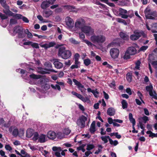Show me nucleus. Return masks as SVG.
<instances>
[{
	"label": "nucleus",
	"instance_id": "nucleus-1",
	"mask_svg": "<svg viewBox=\"0 0 157 157\" xmlns=\"http://www.w3.org/2000/svg\"><path fill=\"white\" fill-rule=\"evenodd\" d=\"M72 55L71 51L66 50L65 47H60L59 50L58 55L63 59H67L70 58Z\"/></svg>",
	"mask_w": 157,
	"mask_h": 157
},
{
	"label": "nucleus",
	"instance_id": "nucleus-2",
	"mask_svg": "<svg viewBox=\"0 0 157 157\" xmlns=\"http://www.w3.org/2000/svg\"><path fill=\"white\" fill-rule=\"evenodd\" d=\"M90 40L94 43L101 44L105 40V37L102 34L95 35L94 34L90 37Z\"/></svg>",
	"mask_w": 157,
	"mask_h": 157
},
{
	"label": "nucleus",
	"instance_id": "nucleus-3",
	"mask_svg": "<svg viewBox=\"0 0 157 157\" xmlns=\"http://www.w3.org/2000/svg\"><path fill=\"white\" fill-rule=\"evenodd\" d=\"M144 13L146 18L150 19H154L153 16H157V13L155 11H151L149 7H147L144 10Z\"/></svg>",
	"mask_w": 157,
	"mask_h": 157
},
{
	"label": "nucleus",
	"instance_id": "nucleus-4",
	"mask_svg": "<svg viewBox=\"0 0 157 157\" xmlns=\"http://www.w3.org/2000/svg\"><path fill=\"white\" fill-rule=\"evenodd\" d=\"M81 31L87 36L93 35L94 33V30L90 26H84L81 29Z\"/></svg>",
	"mask_w": 157,
	"mask_h": 157
},
{
	"label": "nucleus",
	"instance_id": "nucleus-5",
	"mask_svg": "<svg viewBox=\"0 0 157 157\" xmlns=\"http://www.w3.org/2000/svg\"><path fill=\"white\" fill-rule=\"evenodd\" d=\"M87 118L86 117L82 116L77 120L76 123L80 128L84 127L85 125V121H87Z\"/></svg>",
	"mask_w": 157,
	"mask_h": 157
},
{
	"label": "nucleus",
	"instance_id": "nucleus-6",
	"mask_svg": "<svg viewBox=\"0 0 157 157\" xmlns=\"http://www.w3.org/2000/svg\"><path fill=\"white\" fill-rule=\"evenodd\" d=\"M146 89L147 91L149 92L150 96L152 97V98L157 100L156 94L155 91L153 90V86L152 85H150L146 86Z\"/></svg>",
	"mask_w": 157,
	"mask_h": 157
},
{
	"label": "nucleus",
	"instance_id": "nucleus-7",
	"mask_svg": "<svg viewBox=\"0 0 157 157\" xmlns=\"http://www.w3.org/2000/svg\"><path fill=\"white\" fill-rule=\"evenodd\" d=\"M120 52L117 48H113L110 51V54L111 57L114 59L117 58L119 56Z\"/></svg>",
	"mask_w": 157,
	"mask_h": 157
},
{
	"label": "nucleus",
	"instance_id": "nucleus-8",
	"mask_svg": "<svg viewBox=\"0 0 157 157\" xmlns=\"http://www.w3.org/2000/svg\"><path fill=\"white\" fill-rule=\"evenodd\" d=\"M146 26L147 30H151L152 33H157V23H153L151 25H149L148 23H146Z\"/></svg>",
	"mask_w": 157,
	"mask_h": 157
},
{
	"label": "nucleus",
	"instance_id": "nucleus-9",
	"mask_svg": "<svg viewBox=\"0 0 157 157\" xmlns=\"http://www.w3.org/2000/svg\"><path fill=\"white\" fill-rule=\"evenodd\" d=\"M66 24L67 27L69 29H72L74 26V23L73 19L69 17L65 18Z\"/></svg>",
	"mask_w": 157,
	"mask_h": 157
},
{
	"label": "nucleus",
	"instance_id": "nucleus-10",
	"mask_svg": "<svg viewBox=\"0 0 157 157\" xmlns=\"http://www.w3.org/2000/svg\"><path fill=\"white\" fill-rule=\"evenodd\" d=\"M73 81L75 83V84L77 86L79 90H80L82 93L85 90H86V89L84 88V86L82 85L79 82L75 79H73Z\"/></svg>",
	"mask_w": 157,
	"mask_h": 157
},
{
	"label": "nucleus",
	"instance_id": "nucleus-11",
	"mask_svg": "<svg viewBox=\"0 0 157 157\" xmlns=\"http://www.w3.org/2000/svg\"><path fill=\"white\" fill-rule=\"evenodd\" d=\"M85 24V22L82 19H79L75 23V26L76 28L82 29Z\"/></svg>",
	"mask_w": 157,
	"mask_h": 157
},
{
	"label": "nucleus",
	"instance_id": "nucleus-12",
	"mask_svg": "<svg viewBox=\"0 0 157 157\" xmlns=\"http://www.w3.org/2000/svg\"><path fill=\"white\" fill-rule=\"evenodd\" d=\"M53 64L55 67L58 69H60L63 67V65L62 63L59 61V60L57 59H53Z\"/></svg>",
	"mask_w": 157,
	"mask_h": 157
},
{
	"label": "nucleus",
	"instance_id": "nucleus-13",
	"mask_svg": "<svg viewBox=\"0 0 157 157\" xmlns=\"http://www.w3.org/2000/svg\"><path fill=\"white\" fill-rule=\"evenodd\" d=\"M55 44L56 43L55 42H51L44 44L41 43L40 45L41 47L44 48L45 49H47L48 48L54 46Z\"/></svg>",
	"mask_w": 157,
	"mask_h": 157
},
{
	"label": "nucleus",
	"instance_id": "nucleus-14",
	"mask_svg": "<svg viewBox=\"0 0 157 157\" xmlns=\"http://www.w3.org/2000/svg\"><path fill=\"white\" fill-rule=\"evenodd\" d=\"M9 131L12 132L13 135L14 137H17L18 135V130L13 126H11L9 128Z\"/></svg>",
	"mask_w": 157,
	"mask_h": 157
},
{
	"label": "nucleus",
	"instance_id": "nucleus-15",
	"mask_svg": "<svg viewBox=\"0 0 157 157\" xmlns=\"http://www.w3.org/2000/svg\"><path fill=\"white\" fill-rule=\"evenodd\" d=\"M47 136L49 139L51 140H54L56 137V134L55 132L51 131L48 132Z\"/></svg>",
	"mask_w": 157,
	"mask_h": 157
},
{
	"label": "nucleus",
	"instance_id": "nucleus-16",
	"mask_svg": "<svg viewBox=\"0 0 157 157\" xmlns=\"http://www.w3.org/2000/svg\"><path fill=\"white\" fill-rule=\"evenodd\" d=\"M119 14L121 16V17L126 18L128 17V15L125 14L127 13V11L126 10L120 8L119 9Z\"/></svg>",
	"mask_w": 157,
	"mask_h": 157
},
{
	"label": "nucleus",
	"instance_id": "nucleus-17",
	"mask_svg": "<svg viewBox=\"0 0 157 157\" xmlns=\"http://www.w3.org/2000/svg\"><path fill=\"white\" fill-rule=\"evenodd\" d=\"M2 6L5 8L4 10H3L4 13L9 16L12 12L10 10L9 6L6 4Z\"/></svg>",
	"mask_w": 157,
	"mask_h": 157
},
{
	"label": "nucleus",
	"instance_id": "nucleus-18",
	"mask_svg": "<svg viewBox=\"0 0 157 157\" xmlns=\"http://www.w3.org/2000/svg\"><path fill=\"white\" fill-rule=\"evenodd\" d=\"M37 71L38 73L43 74L49 73L48 72V69L43 68L41 67H38Z\"/></svg>",
	"mask_w": 157,
	"mask_h": 157
},
{
	"label": "nucleus",
	"instance_id": "nucleus-19",
	"mask_svg": "<svg viewBox=\"0 0 157 157\" xmlns=\"http://www.w3.org/2000/svg\"><path fill=\"white\" fill-rule=\"evenodd\" d=\"M37 71L38 73L43 74L49 73L48 72V69L43 68L41 67H38Z\"/></svg>",
	"mask_w": 157,
	"mask_h": 157
},
{
	"label": "nucleus",
	"instance_id": "nucleus-20",
	"mask_svg": "<svg viewBox=\"0 0 157 157\" xmlns=\"http://www.w3.org/2000/svg\"><path fill=\"white\" fill-rule=\"evenodd\" d=\"M47 140V137L45 135L41 134L39 135L38 142L40 143L45 142Z\"/></svg>",
	"mask_w": 157,
	"mask_h": 157
},
{
	"label": "nucleus",
	"instance_id": "nucleus-21",
	"mask_svg": "<svg viewBox=\"0 0 157 157\" xmlns=\"http://www.w3.org/2000/svg\"><path fill=\"white\" fill-rule=\"evenodd\" d=\"M23 28L19 26H16L14 27L13 30V35H15L16 34H18L19 32L21 31Z\"/></svg>",
	"mask_w": 157,
	"mask_h": 157
},
{
	"label": "nucleus",
	"instance_id": "nucleus-22",
	"mask_svg": "<svg viewBox=\"0 0 157 157\" xmlns=\"http://www.w3.org/2000/svg\"><path fill=\"white\" fill-rule=\"evenodd\" d=\"M52 14V12L50 10H47L44 11L43 12V15L46 18H48Z\"/></svg>",
	"mask_w": 157,
	"mask_h": 157
},
{
	"label": "nucleus",
	"instance_id": "nucleus-23",
	"mask_svg": "<svg viewBox=\"0 0 157 157\" xmlns=\"http://www.w3.org/2000/svg\"><path fill=\"white\" fill-rule=\"evenodd\" d=\"M127 51L129 52V54L131 55H135L136 53V48L133 47H130L128 48Z\"/></svg>",
	"mask_w": 157,
	"mask_h": 157
},
{
	"label": "nucleus",
	"instance_id": "nucleus-24",
	"mask_svg": "<svg viewBox=\"0 0 157 157\" xmlns=\"http://www.w3.org/2000/svg\"><path fill=\"white\" fill-rule=\"evenodd\" d=\"M34 131L33 129L29 128L26 131V136L28 138H30L33 135Z\"/></svg>",
	"mask_w": 157,
	"mask_h": 157
},
{
	"label": "nucleus",
	"instance_id": "nucleus-25",
	"mask_svg": "<svg viewBox=\"0 0 157 157\" xmlns=\"http://www.w3.org/2000/svg\"><path fill=\"white\" fill-rule=\"evenodd\" d=\"M107 113L110 116H113L115 114V110L113 108L110 107L107 110Z\"/></svg>",
	"mask_w": 157,
	"mask_h": 157
},
{
	"label": "nucleus",
	"instance_id": "nucleus-26",
	"mask_svg": "<svg viewBox=\"0 0 157 157\" xmlns=\"http://www.w3.org/2000/svg\"><path fill=\"white\" fill-rule=\"evenodd\" d=\"M25 29L23 28L21 31L19 32L18 34V37L19 38H23L26 36L25 33Z\"/></svg>",
	"mask_w": 157,
	"mask_h": 157
},
{
	"label": "nucleus",
	"instance_id": "nucleus-27",
	"mask_svg": "<svg viewBox=\"0 0 157 157\" xmlns=\"http://www.w3.org/2000/svg\"><path fill=\"white\" fill-rule=\"evenodd\" d=\"M120 37L125 40H127L128 39L129 36L128 35L123 32H121L120 33Z\"/></svg>",
	"mask_w": 157,
	"mask_h": 157
},
{
	"label": "nucleus",
	"instance_id": "nucleus-28",
	"mask_svg": "<svg viewBox=\"0 0 157 157\" xmlns=\"http://www.w3.org/2000/svg\"><path fill=\"white\" fill-rule=\"evenodd\" d=\"M50 4L46 1H43L41 5V7L43 9H45L48 7Z\"/></svg>",
	"mask_w": 157,
	"mask_h": 157
},
{
	"label": "nucleus",
	"instance_id": "nucleus-29",
	"mask_svg": "<svg viewBox=\"0 0 157 157\" xmlns=\"http://www.w3.org/2000/svg\"><path fill=\"white\" fill-rule=\"evenodd\" d=\"M9 16H12L13 17L18 19H21L22 17V16L21 15L17 13H13L12 12L10 13V14Z\"/></svg>",
	"mask_w": 157,
	"mask_h": 157
},
{
	"label": "nucleus",
	"instance_id": "nucleus-30",
	"mask_svg": "<svg viewBox=\"0 0 157 157\" xmlns=\"http://www.w3.org/2000/svg\"><path fill=\"white\" fill-rule=\"evenodd\" d=\"M9 16H12L13 17L18 19H21L22 17V16L21 15L17 13H13L12 12L10 13V14Z\"/></svg>",
	"mask_w": 157,
	"mask_h": 157
},
{
	"label": "nucleus",
	"instance_id": "nucleus-31",
	"mask_svg": "<svg viewBox=\"0 0 157 157\" xmlns=\"http://www.w3.org/2000/svg\"><path fill=\"white\" fill-rule=\"evenodd\" d=\"M95 121H93L91 124L90 129V131L91 133H94L96 130L95 128Z\"/></svg>",
	"mask_w": 157,
	"mask_h": 157
},
{
	"label": "nucleus",
	"instance_id": "nucleus-32",
	"mask_svg": "<svg viewBox=\"0 0 157 157\" xmlns=\"http://www.w3.org/2000/svg\"><path fill=\"white\" fill-rule=\"evenodd\" d=\"M134 33L136 36V37L138 39L141 35L144 34V33L142 31H140L138 30H136L134 31Z\"/></svg>",
	"mask_w": 157,
	"mask_h": 157
},
{
	"label": "nucleus",
	"instance_id": "nucleus-33",
	"mask_svg": "<svg viewBox=\"0 0 157 157\" xmlns=\"http://www.w3.org/2000/svg\"><path fill=\"white\" fill-rule=\"evenodd\" d=\"M25 35H26L27 38L28 39H31L33 38V35L32 33L30 32L27 29H25Z\"/></svg>",
	"mask_w": 157,
	"mask_h": 157
},
{
	"label": "nucleus",
	"instance_id": "nucleus-34",
	"mask_svg": "<svg viewBox=\"0 0 157 157\" xmlns=\"http://www.w3.org/2000/svg\"><path fill=\"white\" fill-rule=\"evenodd\" d=\"M56 137L59 139H62L65 137V135L63 132H58L56 134Z\"/></svg>",
	"mask_w": 157,
	"mask_h": 157
},
{
	"label": "nucleus",
	"instance_id": "nucleus-35",
	"mask_svg": "<svg viewBox=\"0 0 157 157\" xmlns=\"http://www.w3.org/2000/svg\"><path fill=\"white\" fill-rule=\"evenodd\" d=\"M146 133L149 135V137H151L152 138L154 137H157V133L156 134L150 131H147Z\"/></svg>",
	"mask_w": 157,
	"mask_h": 157
},
{
	"label": "nucleus",
	"instance_id": "nucleus-36",
	"mask_svg": "<svg viewBox=\"0 0 157 157\" xmlns=\"http://www.w3.org/2000/svg\"><path fill=\"white\" fill-rule=\"evenodd\" d=\"M101 138L105 144L107 143L108 140L109 141V139H110L109 136H102L101 137Z\"/></svg>",
	"mask_w": 157,
	"mask_h": 157
},
{
	"label": "nucleus",
	"instance_id": "nucleus-37",
	"mask_svg": "<svg viewBox=\"0 0 157 157\" xmlns=\"http://www.w3.org/2000/svg\"><path fill=\"white\" fill-rule=\"evenodd\" d=\"M131 55L127 50L125 52L124 55L123 56H122V57L124 59H127L130 58V56Z\"/></svg>",
	"mask_w": 157,
	"mask_h": 157
},
{
	"label": "nucleus",
	"instance_id": "nucleus-38",
	"mask_svg": "<svg viewBox=\"0 0 157 157\" xmlns=\"http://www.w3.org/2000/svg\"><path fill=\"white\" fill-rule=\"evenodd\" d=\"M66 9L68 10H69L70 11L75 12L76 11L75 10V8L74 7L70 6H64Z\"/></svg>",
	"mask_w": 157,
	"mask_h": 157
},
{
	"label": "nucleus",
	"instance_id": "nucleus-39",
	"mask_svg": "<svg viewBox=\"0 0 157 157\" xmlns=\"http://www.w3.org/2000/svg\"><path fill=\"white\" fill-rule=\"evenodd\" d=\"M31 78L34 79H37L41 78V75H36L34 74H32L29 75Z\"/></svg>",
	"mask_w": 157,
	"mask_h": 157
},
{
	"label": "nucleus",
	"instance_id": "nucleus-40",
	"mask_svg": "<svg viewBox=\"0 0 157 157\" xmlns=\"http://www.w3.org/2000/svg\"><path fill=\"white\" fill-rule=\"evenodd\" d=\"M32 42L30 41H27L24 43H23L22 42H21L19 43V44L21 46H24V45H31Z\"/></svg>",
	"mask_w": 157,
	"mask_h": 157
},
{
	"label": "nucleus",
	"instance_id": "nucleus-41",
	"mask_svg": "<svg viewBox=\"0 0 157 157\" xmlns=\"http://www.w3.org/2000/svg\"><path fill=\"white\" fill-rule=\"evenodd\" d=\"M141 62L139 60H138L135 63V66L134 68V70H140V65Z\"/></svg>",
	"mask_w": 157,
	"mask_h": 157
},
{
	"label": "nucleus",
	"instance_id": "nucleus-42",
	"mask_svg": "<svg viewBox=\"0 0 157 157\" xmlns=\"http://www.w3.org/2000/svg\"><path fill=\"white\" fill-rule=\"evenodd\" d=\"M69 40L70 43L74 44H77L79 43V42L77 41L73 38H70Z\"/></svg>",
	"mask_w": 157,
	"mask_h": 157
},
{
	"label": "nucleus",
	"instance_id": "nucleus-43",
	"mask_svg": "<svg viewBox=\"0 0 157 157\" xmlns=\"http://www.w3.org/2000/svg\"><path fill=\"white\" fill-rule=\"evenodd\" d=\"M95 147L94 145L93 144H87V147L86 149L87 150L90 151L92 149H94Z\"/></svg>",
	"mask_w": 157,
	"mask_h": 157
},
{
	"label": "nucleus",
	"instance_id": "nucleus-44",
	"mask_svg": "<svg viewBox=\"0 0 157 157\" xmlns=\"http://www.w3.org/2000/svg\"><path fill=\"white\" fill-rule=\"evenodd\" d=\"M51 87L55 90H58L59 91H60L61 90V88L60 86L58 84L54 85L52 84L51 85Z\"/></svg>",
	"mask_w": 157,
	"mask_h": 157
},
{
	"label": "nucleus",
	"instance_id": "nucleus-45",
	"mask_svg": "<svg viewBox=\"0 0 157 157\" xmlns=\"http://www.w3.org/2000/svg\"><path fill=\"white\" fill-rule=\"evenodd\" d=\"M122 107L123 109H124L127 107L128 103L127 101L124 100H123L121 101Z\"/></svg>",
	"mask_w": 157,
	"mask_h": 157
},
{
	"label": "nucleus",
	"instance_id": "nucleus-46",
	"mask_svg": "<svg viewBox=\"0 0 157 157\" xmlns=\"http://www.w3.org/2000/svg\"><path fill=\"white\" fill-rule=\"evenodd\" d=\"M19 71H20V73L22 75V77L25 79H26V78H25L24 76L23 75L26 72V71L25 70H23L21 69L20 68L17 69L16 70L17 72H18Z\"/></svg>",
	"mask_w": 157,
	"mask_h": 157
},
{
	"label": "nucleus",
	"instance_id": "nucleus-47",
	"mask_svg": "<svg viewBox=\"0 0 157 157\" xmlns=\"http://www.w3.org/2000/svg\"><path fill=\"white\" fill-rule=\"evenodd\" d=\"M24 134V131L23 129H20L18 130V136L20 137L23 136Z\"/></svg>",
	"mask_w": 157,
	"mask_h": 157
},
{
	"label": "nucleus",
	"instance_id": "nucleus-48",
	"mask_svg": "<svg viewBox=\"0 0 157 157\" xmlns=\"http://www.w3.org/2000/svg\"><path fill=\"white\" fill-rule=\"evenodd\" d=\"M84 63L86 66H88L91 63V61L88 58L85 59L84 60Z\"/></svg>",
	"mask_w": 157,
	"mask_h": 157
},
{
	"label": "nucleus",
	"instance_id": "nucleus-49",
	"mask_svg": "<svg viewBox=\"0 0 157 157\" xmlns=\"http://www.w3.org/2000/svg\"><path fill=\"white\" fill-rule=\"evenodd\" d=\"M109 142L110 144L116 146L118 144V142L117 140L113 141L111 138L109 139Z\"/></svg>",
	"mask_w": 157,
	"mask_h": 157
},
{
	"label": "nucleus",
	"instance_id": "nucleus-50",
	"mask_svg": "<svg viewBox=\"0 0 157 157\" xmlns=\"http://www.w3.org/2000/svg\"><path fill=\"white\" fill-rule=\"evenodd\" d=\"M38 139H39V135L37 133H35L34 134V136L33 138V140L34 141H36L37 140H38Z\"/></svg>",
	"mask_w": 157,
	"mask_h": 157
},
{
	"label": "nucleus",
	"instance_id": "nucleus-51",
	"mask_svg": "<svg viewBox=\"0 0 157 157\" xmlns=\"http://www.w3.org/2000/svg\"><path fill=\"white\" fill-rule=\"evenodd\" d=\"M71 130H70L69 128H67L64 129L63 132L65 135H68L71 132Z\"/></svg>",
	"mask_w": 157,
	"mask_h": 157
},
{
	"label": "nucleus",
	"instance_id": "nucleus-52",
	"mask_svg": "<svg viewBox=\"0 0 157 157\" xmlns=\"http://www.w3.org/2000/svg\"><path fill=\"white\" fill-rule=\"evenodd\" d=\"M140 119H142L144 121V123H146V122L149 121L148 117L145 116H143V117H141L140 118Z\"/></svg>",
	"mask_w": 157,
	"mask_h": 157
},
{
	"label": "nucleus",
	"instance_id": "nucleus-53",
	"mask_svg": "<svg viewBox=\"0 0 157 157\" xmlns=\"http://www.w3.org/2000/svg\"><path fill=\"white\" fill-rule=\"evenodd\" d=\"M132 77L131 74L128 73L127 74L126 79L129 82H131L132 80Z\"/></svg>",
	"mask_w": 157,
	"mask_h": 157
},
{
	"label": "nucleus",
	"instance_id": "nucleus-54",
	"mask_svg": "<svg viewBox=\"0 0 157 157\" xmlns=\"http://www.w3.org/2000/svg\"><path fill=\"white\" fill-rule=\"evenodd\" d=\"M31 45L33 48H39L38 44L36 43H33L32 42Z\"/></svg>",
	"mask_w": 157,
	"mask_h": 157
},
{
	"label": "nucleus",
	"instance_id": "nucleus-55",
	"mask_svg": "<svg viewBox=\"0 0 157 157\" xmlns=\"http://www.w3.org/2000/svg\"><path fill=\"white\" fill-rule=\"evenodd\" d=\"M52 149L53 151H56V152L57 151L61 152L62 151L61 148L60 147H53Z\"/></svg>",
	"mask_w": 157,
	"mask_h": 157
},
{
	"label": "nucleus",
	"instance_id": "nucleus-56",
	"mask_svg": "<svg viewBox=\"0 0 157 157\" xmlns=\"http://www.w3.org/2000/svg\"><path fill=\"white\" fill-rule=\"evenodd\" d=\"M83 41L90 47H92L94 45L92 43L87 40H84Z\"/></svg>",
	"mask_w": 157,
	"mask_h": 157
},
{
	"label": "nucleus",
	"instance_id": "nucleus-57",
	"mask_svg": "<svg viewBox=\"0 0 157 157\" xmlns=\"http://www.w3.org/2000/svg\"><path fill=\"white\" fill-rule=\"evenodd\" d=\"M0 17L2 20H5L7 19L8 16L5 14L0 13Z\"/></svg>",
	"mask_w": 157,
	"mask_h": 157
},
{
	"label": "nucleus",
	"instance_id": "nucleus-58",
	"mask_svg": "<svg viewBox=\"0 0 157 157\" xmlns=\"http://www.w3.org/2000/svg\"><path fill=\"white\" fill-rule=\"evenodd\" d=\"M44 65L47 67L51 68L52 67V65L50 62H47L45 63Z\"/></svg>",
	"mask_w": 157,
	"mask_h": 157
},
{
	"label": "nucleus",
	"instance_id": "nucleus-59",
	"mask_svg": "<svg viewBox=\"0 0 157 157\" xmlns=\"http://www.w3.org/2000/svg\"><path fill=\"white\" fill-rule=\"evenodd\" d=\"M130 38L132 40H137L138 39L134 33L133 34H132L130 36Z\"/></svg>",
	"mask_w": 157,
	"mask_h": 157
},
{
	"label": "nucleus",
	"instance_id": "nucleus-60",
	"mask_svg": "<svg viewBox=\"0 0 157 157\" xmlns=\"http://www.w3.org/2000/svg\"><path fill=\"white\" fill-rule=\"evenodd\" d=\"M20 154L21 155H30L26 152L25 149H22L21 151Z\"/></svg>",
	"mask_w": 157,
	"mask_h": 157
},
{
	"label": "nucleus",
	"instance_id": "nucleus-61",
	"mask_svg": "<svg viewBox=\"0 0 157 157\" xmlns=\"http://www.w3.org/2000/svg\"><path fill=\"white\" fill-rule=\"evenodd\" d=\"M17 21L16 20L14 19H11L10 20V24L13 25L17 23Z\"/></svg>",
	"mask_w": 157,
	"mask_h": 157
},
{
	"label": "nucleus",
	"instance_id": "nucleus-62",
	"mask_svg": "<svg viewBox=\"0 0 157 157\" xmlns=\"http://www.w3.org/2000/svg\"><path fill=\"white\" fill-rule=\"evenodd\" d=\"M94 92H93V94L94 95L95 97L97 98L98 96V95L99 93L97 91V89H96L95 90H94Z\"/></svg>",
	"mask_w": 157,
	"mask_h": 157
},
{
	"label": "nucleus",
	"instance_id": "nucleus-63",
	"mask_svg": "<svg viewBox=\"0 0 157 157\" xmlns=\"http://www.w3.org/2000/svg\"><path fill=\"white\" fill-rule=\"evenodd\" d=\"M148 47L147 46H143L140 48V51H144Z\"/></svg>",
	"mask_w": 157,
	"mask_h": 157
},
{
	"label": "nucleus",
	"instance_id": "nucleus-64",
	"mask_svg": "<svg viewBox=\"0 0 157 157\" xmlns=\"http://www.w3.org/2000/svg\"><path fill=\"white\" fill-rule=\"evenodd\" d=\"M152 64L154 68L157 70V61H153L152 63Z\"/></svg>",
	"mask_w": 157,
	"mask_h": 157
}]
</instances>
